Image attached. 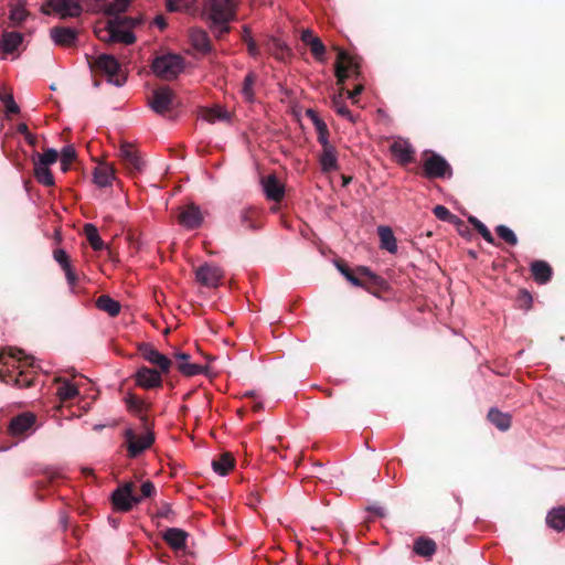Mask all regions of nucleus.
<instances>
[{
    "label": "nucleus",
    "instance_id": "2eb2a0df",
    "mask_svg": "<svg viewBox=\"0 0 565 565\" xmlns=\"http://www.w3.org/2000/svg\"><path fill=\"white\" fill-rule=\"evenodd\" d=\"M390 150L396 162L401 166H407L415 161V149L407 140H395L390 146Z\"/></svg>",
    "mask_w": 565,
    "mask_h": 565
},
{
    "label": "nucleus",
    "instance_id": "0e129e2a",
    "mask_svg": "<svg viewBox=\"0 0 565 565\" xmlns=\"http://www.w3.org/2000/svg\"><path fill=\"white\" fill-rule=\"evenodd\" d=\"M76 160V151L73 146H67L62 149L61 161L73 163Z\"/></svg>",
    "mask_w": 565,
    "mask_h": 565
},
{
    "label": "nucleus",
    "instance_id": "e433bc0d",
    "mask_svg": "<svg viewBox=\"0 0 565 565\" xmlns=\"http://www.w3.org/2000/svg\"><path fill=\"white\" fill-rule=\"evenodd\" d=\"M114 179V169L109 166H103L95 169L94 181L98 186L105 188L111 184Z\"/></svg>",
    "mask_w": 565,
    "mask_h": 565
},
{
    "label": "nucleus",
    "instance_id": "39448f33",
    "mask_svg": "<svg viewBox=\"0 0 565 565\" xmlns=\"http://www.w3.org/2000/svg\"><path fill=\"white\" fill-rule=\"evenodd\" d=\"M419 173L426 179H450L452 177V168L440 154L434 151H425Z\"/></svg>",
    "mask_w": 565,
    "mask_h": 565
},
{
    "label": "nucleus",
    "instance_id": "774afa93",
    "mask_svg": "<svg viewBox=\"0 0 565 565\" xmlns=\"http://www.w3.org/2000/svg\"><path fill=\"white\" fill-rule=\"evenodd\" d=\"M518 300L521 307L529 309L532 306V296L529 291L522 289L519 291Z\"/></svg>",
    "mask_w": 565,
    "mask_h": 565
},
{
    "label": "nucleus",
    "instance_id": "a19ab883",
    "mask_svg": "<svg viewBox=\"0 0 565 565\" xmlns=\"http://www.w3.org/2000/svg\"><path fill=\"white\" fill-rule=\"evenodd\" d=\"M256 81H257V75L254 72H249L245 76L244 82H243L242 94H243L244 98L249 103H252L255 97L254 85H255Z\"/></svg>",
    "mask_w": 565,
    "mask_h": 565
},
{
    "label": "nucleus",
    "instance_id": "09e8293b",
    "mask_svg": "<svg viewBox=\"0 0 565 565\" xmlns=\"http://www.w3.org/2000/svg\"><path fill=\"white\" fill-rule=\"evenodd\" d=\"M138 351L141 356L149 363H152V361L158 358L160 353L152 344L146 342L138 344Z\"/></svg>",
    "mask_w": 565,
    "mask_h": 565
},
{
    "label": "nucleus",
    "instance_id": "a878e982",
    "mask_svg": "<svg viewBox=\"0 0 565 565\" xmlns=\"http://www.w3.org/2000/svg\"><path fill=\"white\" fill-rule=\"evenodd\" d=\"M531 273L536 282L546 284L552 278L553 269L550 264L544 260H534L531 264Z\"/></svg>",
    "mask_w": 565,
    "mask_h": 565
},
{
    "label": "nucleus",
    "instance_id": "052dcab7",
    "mask_svg": "<svg viewBox=\"0 0 565 565\" xmlns=\"http://www.w3.org/2000/svg\"><path fill=\"white\" fill-rule=\"evenodd\" d=\"M53 258L63 270L72 266L68 254L62 248H57L53 252Z\"/></svg>",
    "mask_w": 565,
    "mask_h": 565
},
{
    "label": "nucleus",
    "instance_id": "e2e57ef3",
    "mask_svg": "<svg viewBox=\"0 0 565 565\" xmlns=\"http://www.w3.org/2000/svg\"><path fill=\"white\" fill-rule=\"evenodd\" d=\"M476 231L482 236V238L492 244V245H495L498 246L499 244L495 242L493 235L491 234V232L489 231V228L483 224V223H479L476 227Z\"/></svg>",
    "mask_w": 565,
    "mask_h": 565
},
{
    "label": "nucleus",
    "instance_id": "ea45409f",
    "mask_svg": "<svg viewBox=\"0 0 565 565\" xmlns=\"http://www.w3.org/2000/svg\"><path fill=\"white\" fill-rule=\"evenodd\" d=\"M202 117L209 122H215L216 120H226L228 119L227 111L221 106H215L212 108H204L202 111Z\"/></svg>",
    "mask_w": 565,
    "mask_h": 565
},
{
    "label": "nucleus",
    "instance_id": "4be33fe9",
    "mask_svg": "<svg viewBox=\"0 0 565 565\" xmlns=\"http://www.w3.org/2000/svg\"><path fill=\"white\" fill-rule=\"evenodd\" d=\"M263 189L268 200L280 202L285 196V188L275 174L263 179Z\"/></svg>",
    "mask_w": 565,
    "mask_h": 565
},
{
    "label": "nucleus",
    "instance_id": "5fc2aeb1",
    "mask_svg": "<svg viewBox=\"0 0 565 565\" xmlns=\"http://www.w3.org/2000/svg\"><path fill=\"white\" fill-rule=\"evenodd\" d=\"M36 157H38V160L35 162H39L44 166H50V164L56 162V160L58 158V153L55 149L51 148V149L45 150L43 154L36 153Z\"/></svg>",
    "mask_w": 565,
    "mask_h": 565
},
{
    "label": "nucleus",
    "instance_id": "20e7f679",
    "mask_svg": "<svg viewBox=\"0 0 565 565\" xmlns=\"http://www.w3.org/2000/svg\"><path fill=\"white\" fill-rule=\"evenodd\" d=\"M184 67V58L180 54L174 53L157 56L151 64L153 73L166 81L177 78L178 75L183 72Z\"/></svg>",
    "mask_w": 565,
    "mask_h": 565
},
{
    "label": "nucleus",
    "instance_id": "13d9d810",
    "mask_svg": "<svg viewBox=\"0 0 565 565\" xmlns=\"http://www.w3.org/2000/svg\"><path fill=\"white\" fill-rule=\"evenodd\" d=\"M156 494V487L153 482L150 480H147L142 482L140 486V494L137 495V499H139V503H141L145 499L151 498Z\"/></svg>",
    "mask_w": 565,
    "mask_h": 565
},
{
    "label": "nucleus",
    "instance_id": "dca6fc26",
    "mask_svg": "<svg viewBox=\"0 0 565 565\" xmlns=\"http://www.w3.org/2000/svg\"><path fill=\"white\" fill-rule=\"evenodd\" d=\"M179 223L188 230H194L201 226L203 215L195 204H189L183 207L178 215Z\"/></svg>",
    "mask_w": 565,
    "mask_h": 565
},
{
    "label": "nucleus",
    "instance_id": "6ab92c4d",
    "mask_svg": "<svg viewBox=\"0 0 565 565\" xmlns=\"http://www.w3.org/2000/svg\"><path fill=\"white\" fill-rule=\"evenodd\" d=\"M189 41L193 49L202 54H209L213 50L209 34L201 28H191L189 30Z\"/></svg>",
    "mask_w": 565,
    "mask_h": 565
},
{
    "label": "nucleus",
    "instance_id": "c03bdc74",
    "mask_svg": "<svg viewBox=\"0 0 565 565\" xmlns=\"http://www.w3.org/2000/svg\"><path fill=\"white\" fill-rule=\"evenodd\" d=\"M495 233L501 239L511 246H515L519 242L515 233L505 225H498L495 227Z\"/></svg>",
    "mask_w": 565,
    "mask_h": 565
},
{
    "label": "nucleus",
    "instance_id": "a211bd4d",
    "mask_svg": "<svg viewBox=\"0 0 565 565\" xmlns=\"http://www.w3.org/2000/svg\"><path fill=\"white\" fill-rule=\"evenodd\" d=\"M36 416L32 413H22L10 420L8 430L12 436H21L33 428Z\"/></svg>",
    "mask_w": 565,
    "mask_h": 565
},
{
    "label": "nucleus",
    "instance_id": "8fccbe9b",
    "mask_svg": "<svg viewBox=\"0 0 565 565\" xmlns=\"http://www.w3.org/2000/svg\"><path fill=\"white\" fill-rule=\"evenodd\" d=\"M166 6L170 12H186L191 8V0H167Z\"/></svg>",
    "mask_w": 565,
    "mask_h": 565
},
{
    "label": "nucleus",
    "instance_id": "58836bf2",
    "mask_svg": "<svg viewBox=\"0 0 565 565\" xmlns=\"http://www.w3.org/2000/svg\"><path fill=\"white\" fill-rule=\"evenodd\" d=\"M85 236L94 250H102L104 248V242L100 238L97 227L93 224H85L84 226Z\"/></svg>",
    "mask_w": 565,
    "mask_h": 565
},
{
    "label": "nucleus",
    "instance_id": "f3484780",
    "mask_svg": "<svg viewBox=\"0 0 565 565\" xmlns=\"http://www.w3.org/2000/svg\"><path fill=\"white\" fill-rule=\"evenodd\" d=\"M50 35L56 45L70 47L75 45L78 31L74 28L57 25L51 29Z\"/></svg>",
    "mask_w": 565,
    "mask_h": 565
},
{
    "label": "nucleus",
    "instance_id": "ddd939ff",
    "mask_svg": "<svg viewBox=\"0 0 565 565\" xmlns=\"http://www.w3.org/2000/svg\"><path fill=\"white\" fill-rule=\"evenodd\" d=\"M118 156L124 164V167L130 173H139L143 168V161L138 154V151L135 149L134 145L129 142H122L119 148Z\"/></svg>",
    "mask_w": 565,
    "mask_h": 565
},
{
    "label": "nucleus",
    "instance_id": "c756f323",
    "mask_svg": "<svg viewBox=\"0 0 565 565\" xmlns=\"http://www.w3.org/2000/svg\"><path fill=\"white\" fill-rule=\"evenodd\" d=\"M546 524L557 532L565 530V505L553 508L546 515Z\"/></svg>",
    "mask_w": 565,
    "mask_h": 565
},
{
    "label": "nucleus",
    "instance_id": "4d7b16f0",
    "mask_svg": "<svg viewBox=\"0 0 565 565\" xmlns=\"http://www.w3.org/2000/svg\"><path fill=\"white\" fill-rule=\"evenodd\" d=\"M19 354H22L21 350H17L15 353H10L9 355H7L6 352L0 351V379L1 380H3V377L6 376L3 367L9 365L10 359H17L20 361L21 359L18 356ZM6 372H9L8 369L6 370Z\"/></svg>",
    "mask_w": 565,
    "mask_h": 565
},
{
    "label": "nucleus",
    "instance_id": "49530a36",
    "mask_svg": "<svg viewBox=\"0 0 565 565\" xmlns=\"http://www.w3.org/2000/svg\"><path fill=\"white\" fill-rule=\"evenodd\" d=\"M117 20V24L122 25L126 30L132 31L142 23L141 17H122L121 13L113 15Z\"/></svg>",
    "mask_w": 565,
    "mask_h": 565
},
{
    "label": "nucleus",
    "instance_id": "c9c22d12",
    "mask_svg": "<svg viewBox=\"0 0 565 565\" xmlns=\"http://www.w3.org/2000/svg\"><path fill=\"white\" fill-rule=\"evenodd\" d=\"M2 381L7 383L13 382V385L17 387H30L33 385L34 377L28 372L19 371L17 374H6Z\"/></svg>",
    "mask_w": 565,
    "mask_h": 565
},
{
    "label": "nucleus",
    "instance_id": "a18cd8bd",
    "mask_svg": "<svg viewBox=\"0 0 565 565\" xmlns=\"http://www.w3.org/2000/svg\"><path fill=\"white\" fill-rule=\"evenodd\" d=\"M132 0H114L107 6L105 10L106 15H117V13H124L129 8Z\"/></svg>",
    "mask_w": 565,
    "mask_h": 565
},
{
    "label": "nucleus",
    "instance_id": "f704fd0d",
    "mask_svg": "<svg viewBox=\"0 0 565 565\" xmlns=\"http://www.w3.org/2000/svg\"><path fill=\"white\" fill-rule=\"evenodd\" d=\"M234 463L233 456L230 452H224L212 461V467L218 475L226 476L234 468Z\"/></svg>",
    "mask_w": 565,
    "mask_h": 565
},
{
    "label": "nucleus",
    "instance_id": "2f4dec72",
    "mask_svg": "<svg viewBox=\"0 0 565 565\" xmlns=\"http://www.w3.org/2000/svg\"><path fill=\"white\" fill-rule=\"evenodd\" d=\"M14 3H10V14L9 19L12 25H20L29 15V12L25 9L26 0H13Z\"/></svg>",
    "mask_w": 565,
    "mask_h": 565
},
{
    "label": "nucleus",
    "instance_id": "f03ea898",
    "mask_svg": "<svg viewBox=\"0 0 565 565\" xmlns=\"http://www.w3.org/2000/svg\"><path fill=\"white\" fill-rule=\"evenodd\" d=\"M236 10L235 0H206L202 15L206 23L232 22L236 19Z\"/></svg>",
    "mask_w": 565,
    "mask_h": 565
},
{
    "label": "nucleus",
    "instance_id": "603ef678",
    "mask_svg": "<svg viewBox=\"0 0 565 565\" xmlns=\"http://www.w3.org/2000/svg\"><path fill=\"white\" fill-rule=\"evenodd\" d=\"M434 215L441 221L454 223L458 217L454 215L446 206L436 205L433 210Z\"/></svg>",
    "mask_w": 565,
    "mask_h": 565
},
{
    "label": "nucleus",
    "instance_id": "72a5a7b5",
    "mask_svg": "<svg viewBox=\"0 0 565 565\" xmlns=\"http://www.w3.org/2000/svg\"><path fill=\"white\" fill-rule=\"evenodd\" d=\"M96 307L99 310L107 312L110 317L118 316L121 308L120 303L108 295L99 296L96 300Z\"/></svg>",
    "mask_w": 565,
    "mask_h": 565
},
{
    "label": "nucleus",
    "instance_id": "7c9ffc66",
    "mask_svg": "<svg viewBox=\"0 0 565 565\" xmlns=\"http://www.w3.org/2000/svg\"><path fill=\"white\" fill-rule=\"evenodd\" d=\"M437 550V545L434 540L429 537L420 536L415 540L413 551L423 557H431Z\"/></svg>",
    "mask_w": 565,
    "mask_h": 565
},
{
    "label": "nucleus",
    "instance_id": "6e6d98bb",
    "mask_svg": "<svg viewBox=\"0 0 565 565\" xmlns=\"http://www.w3.org/2000/svg\"><path fill=\"white\" fill-rule=\"evenodd\" d=\"M0 99L4 104L8 114H18L20 111L12 94L1 93Z\"/></svg>",
    "mask_w": 565,
    "mask_h": 565
},
{
    "label": "nucleus",
    "instance_id": "5701e85b",
    "mask_svg": "<svg viewBox=\"0 0 565 565\" xmlns=\"http://www.w3.org/2000/svg\"><path fill=\"white\" fill-rule=\"evenodd\" d=\"M174 359L177 362L178 370L185 376H194L198 374H202L205 371L204 366L196 363H190V354L185 352L174 353Z\"/></svg>",
    "mask_w": 565,
    "mask_h": 565
},
{
    "label": "nucleus",
    "instance_id": "473e14b6",
    "mask_svg": "<svg viewBox=\"0 0 565 565\" xmlns=\"http://www.w3.org/2000/svg\"><path fill=\"white\" fill-rule=\"evenodd\" d=\"M268 51L278 61H286L287 57L291 56L290 47L277 38H271L268 42Z\"/></svg>",
    "mask_w": 565,
    "mask_h": 565
},
{
    "label": "nucleus",
    "instance_id": "37998d69",
    "mask_svg": "<svg viewBox=\"0 0 565 565\" xmlns=\"http://www.w3.org/2000/svg\"><path fill=\"white\" fill-rule=\"evenodd\" d=\"M332 107L335 110V113L338 115H340L341 117H344V118L349 119L350 121H354V118H353L351 111L349 110V108L347 107V105L342 98V93H340L338 96H334L332 98Z\"/></svg>",
    "mask_w": 565,
    "mask_h": 565
},
{
    "label": "nucleus",
    "instance_id": "b1692460",
    "mask_svg": "<svg viewBox=\"0 0 565 565\" xmlns=\"http://www.w3.org/2000/svg\"><path fill=\"white\" fill-rule=\"evenodd\" d=\"M487 419L500 431L509 430L512 425V416L509 413H503L495 407L489 409Z\"/></svg>",
    "mask_w": 565,
    "mask_h": 565
},
{
    "label": "nucleus",
    "instance_id": "393cba45",
    "mask_svg": "<svg viewBox=\"0 0 565 565\" xmlns=\"http://www.w3.org/2000/svg\"><path fill=\"white\" fill-rule=\"evenodd\" d=\"M241 224L248 230H258L262 227L260 212L256 207H245L239 213Z\"/></svg>",
    "mask_w": 565,
    "mask_h": 565
},
{
    "label": "nucleus",
    "instance_id": "79ce46f5",
    "mask_svg": "<svg viewBox=\"0 0 565 565\" xmlns=\"http://www.w3.org/2000/svg\"><path fill=\"white\" fill-rule=\"evenodd\" d=\"M57 395L61 401H71L75 398L78 395V388L76 385L70 383V382H63L57 387Z\"/></svg>",
    "mask_w": 565,
    "mask_h": 565
},
{
    "label": "nucleus",
    "instance_id": "f8f14e48",
    "mask_svg": "<svg viewBox=\"0 0 565 565\" xmlns=\"http://www.w3.org/2000/svg\"><path fill=\"white\" fill-rule=\"evenodd\" d=\"M196 281L207 288H216L224 278L223 270L213 264H203L195 269Z\"/></svg>",
    "mask_w": 565,
    "mask_h": 565
},
{
    "label": "nucleus",
    "instance_id": "bf43d9fd",
    "mask_svg": "<svg viewBox=\"0 0 565 565\" xmlns=\"http://www.w3.org/2000/svg\"><path fill=\"white\" fill-rule=\"evenodd\" d=\"M126 403L130 411H135L138 413L145 411L147 407L146 403L135 394H129L126 398Z\"/></svg>",
    "mask_w": 565,
    "mask_h": 565
},
{
    "label": "nucleus",
    "instance_id": "338daca9",
    "mask_svg": "<svg viewBox=\"0 0 565 565\" xmlns=\"http://www.w3.org/2000/svg\"><path fill=\"white\" fill-rule=\"evenodd\" d=\"M63 271L65 273L67 284L72 289H74L79 280L78 275L74 271L72 266L64 269Z\"/></svg>",
    "mask_w": 565,
    "mask_h": 565
},
{
    "label": "nucleus",
    "instance_id": "412c9836",
    "mask_svg": "<svg viewBox=\"0 0 565 565\" xmlns=\"http://www.w3.org/2000/svg\"><path fill=\"white\" fill-rule=\"evenodd\" d=\"M188 536V532L178 527H169L162 533L163 541L174 551H182L186 547Z\"/></svg>",
    "mask_w": 565,
    "mask_h": 565
},
{
    "label": "nucleus",
    "instance_id": "bb28decb",
    "mask_svg": "<svg viewBox=\"0 0 565 565\" xmlns=\"http://www.w3.org/2000/svg\"><path fill=\"white\" fill-rule=\"evenodd\" d=\"M319 162L321 166V170L324 173L338 169V158H337V149L334 146L322 148V151L319 156Z\"/></svg>",
    "mask_w": 565,
    "mask_h": 565
},
{
    "label": "nucleus",
    "instance_id": "cd10ccee",
    "mask_svg": "<svg viewBox=\"0 0 565 565\" xmlns=\"http://www.w3.org/2000/svg\"><path fill=\"white\" fill-rule=\"evenodd\" d=\"M377 234L380 237L381 248L391 254H395L397 252V242L392 228L388 226H379Z\"/></svg>",
    "mask_w": 565,
    "mask_h": 565
},
{
    "label": "nucleus",
    "instance_id": "680f3d73",
    "mask_svg": "<svg viewBox=\"0 0 565 565\" xmlns=\"http://www.w3.org/2000/svg\"><path fill=\"white\" fill-rule=\"evenodd\" d=\"M306 116L312 121L316 130L327 127V124L319 117L318 113L311 108L306 110Z\"/></svg>",
    "mask_w": 565,
    "mask_h": 565
},
{
    "label": "nucleus",
    "instance_id": "de8ad7c7",
    "mask_svg": "<svg viewBox=\"0 0 565 565\" xmlns=\"http://www.w3.org/2000/svg\"><path fill=\"white\" fill-rule=\"evenodd\" d=\"M83 9L87 12L98 13L103 12L105 14V10L107 9L106 0H81Z\"/></svg>",
    "mask_w": 565,
    "mask_h": 565
},
{
    "label": "nucleus",
    "instance_id": "4c0bfd02",
    "mask_svg": "<svg viewBox=\"0 0 565 565\" xmlns=\"http://www.w3.org/2000/svg\"><path fill=\"white\" fill-rule=\"evenodd\" d=\"M34 175L41 184L45 186L54 185V177L49 169V166H44L34 161Z\"/></svg>",
    "mask_w": 565,
    "mask_h": 565
},
{
    "label": "nucleus",
    "instance_id": "6e6552de",
    "mask_svg": "<svg viewBox=\"0 0 565 565\" xmlns=\"http://www.w3.org/2000/svg\"><path fill=\"white\" fill-rule=\"evenodd\" d=\"M135 483L127 481L119 484L111 493V504L115 511L129 512L132 508L139 504L137 494L134 493Z\"/></svg>",
    "mask_w": 565,
    "mask_h": 565
},
{
    "label": "nucleus",
    "instance_id": "4468645a",
    "mask_svg": "<svg viewBox=\"0 0 565 565\" xmlns=\"http://www.w3.org/2000/svg\"><path fill=\"white\" fill-rule=\"evenodd\" d=\"M136 384L145 390L159 388L162 386L161 373L148 366H141L135 374Z\"/></svg>",
    "mask_w": 565,
    "mask_h": 565
},
{
    "label": "nucleus",
    "instance_id": "9b49d317",
    "mask_svg": "<svg viewBox=\"0 0 565 565\" xmlns=\"http://www.w3.org/2000/svg\"><path fill=\"white\" fill-rule=\"evenodd\" d=\"M125 443L130 458H136L154 443V435L150 431L137 435L132 429H126Z\"/></svg>",
    "mask_w": 565,
    "mask_h": 565
},
{
    "label": "nucleus",
    "instance_id": "0eeeda50",
    "mask_svg": "<svg viewBox=\"0 0 565 565\" xmlns=\"http://www.w3.org/2000/svg\"><path fill=\"white\" fill-rule=\"evenodd\" d=\"M334 67L337 84L341 87V90H344L343 85L350 76V73L355 79H358L361 75L360 63L358 58L340 49L338 50Z\"/></svg>",
    "mask_w": 565,
    "mask_h": 565
},
{
    "label": "nucleus",
    "instance_id": "1a4fd4ad",
    "mask_svg": "<svg viewBox=\"0 0 565 565\" xmlns=\"http://www.w3.org/2000/svg\"><path fill=\"white\" fill-rule=\"evenodd\" d=\"M89 65L96 72L108 76V81L117 86H121L125 82V77H119L120 64L110 54H100Z\"/></svg>",
    "mask_w": 565,
    "mask_h": 565
},
{
    "label": "nucleus",
    "instance_id": "aec40b11",
    "mask_svg": "<svg viewBox=\"0 0 565 565\" xmlns=\"http://www.w3.org/2000/svg\"><path fill=\"white\" fill-rule=\"evenodd\" d=\"M303 44L309 46L311 54L318 61H323L326 54V46L322 43L321 39L315 35L313 31L310 29H306L301 32L300 36Z\"/></svg>",
    "mask_w": 565,
    "mask_h": 565
},
{
    "label": "nucleus",
    "instance_id": "9d476101",
    "mask_svg": "<svg viewBox=\"0 0 565 565\" xmlns=\"http://www.w3.org/2000/svg\"><path fill=\"white\" fill-rule=\"evenodd\" d=\"M148 104L154 113L163 116L178 105V100L171 88L159 87L152 92Z\"/></svg>",
    "mask_w": 565,
    "mask_h": 565
},
{
    "label": "nucleus",
    "instance_id": "69168bd1",
    "mask_svg": "<svg viewBox=\"0 0 565 565\" xmlns=\"http://www.w3.org/2000/svg\"><path fill=\"white\" fill-rule=\"evenodd\" d=\"M158 518L167 519L170 522L174 521L175 512L171 508L170 504H164L162 508L157 512Z\"/></svg>",
    "mask_w": 565,
    "mask_h": 565
},
{
    "label": "nucleus",
    "instance_id": "f257e3e1",
    "mask_svg": "<svg viewBox=\"0 0 565 565\" xmlns=\"http://www.w3.org/2000/svg\"><path fill=\"white\" fill-rule=\"evenodd\" d=\"M338 270L354 286L369 288V286L381 288L385 280L373 273L369 267L359 266L352 270L343 260H337Z\"/></svg>",
    "mask_w": 565,
    "mask_h": 565
},
{
    "label": "nucleus",
    "instance_id": "c85d7f7f",
    "mask_svg": "<svg viewBox=\"0 0 565 565\" xmlns=\"http://www.w3.org/2000/svg\"><path fill=\"white\" fill-rule=\"evenodd\" d=\"M23 35L19 32H4L0 41V49L4 54H11L22 44Z\"/></svg>",
    "mask_w": 565,
    "mask_h": 565
},
{
    "label": "nucleus",
    "instance_id": "423d86ee",
    "mask_svg": "<svg viewBox=\"0 0 565 565\" xmlns=\"http://www.w3.org/2000/svg\"><path fill=\"white\" fill-rule=\"evenodd\" d=\"M45 15L56 14L60 19L79 18L83 13L81 0H47L41 6Z\"/></svg>",
    "mask_w": 565,
    "mask_h": 565
},
{
    "label": "nucleus",
    "instance_id": "864d4df0",
    "mask_svg": "<svg viewBox=\"0 0 565 565\" xmlns=\"http://www.w3.org/2000/svg\"><path fill=\"white\" fill-rule=\"evenodd\" d=\"M231 22H222V23H207L210 30L214 33V36L217 40L223 39V36L231 32Z\"/></svg>",
    "mask_w": 565,
    "mask_h": 565
},
{
    "label": "nucleus",
    "instance_id": "7ed1b4c3",
    "mask_svg": "<svg viewBox=\"0 0 565 565\" xmlns=\"http://www.w3.org/2000/svg\"><path fill=\"white\" fill-rule=\"evenodd\" d=\"M94 33L105 43H122L130 45L136 42L134 32L117 24V20L114 17H109L103 26L96 25Z\"/></svg>",
    "mask_w": 565,
    "mask_h": 565
},
{
    "label": "nucleus",
    "instance_id": "3c124183",
    "mask_svg": "<svg viewBox=\"0 0 565 565\" xmlns=\"http://www.w3.org/2000/svg\"><path fill=\"white\" fill-rule=\"evenodd\" d=\"M151 364L156 365L159 369L158 371L161 373V375H166L170 372V369L172 366V360L169 359L167 355L159 353L158 358H156Z\"/></svg>",
    "mask_w": 565,
    "mask_h": 565
}]
</instances>
